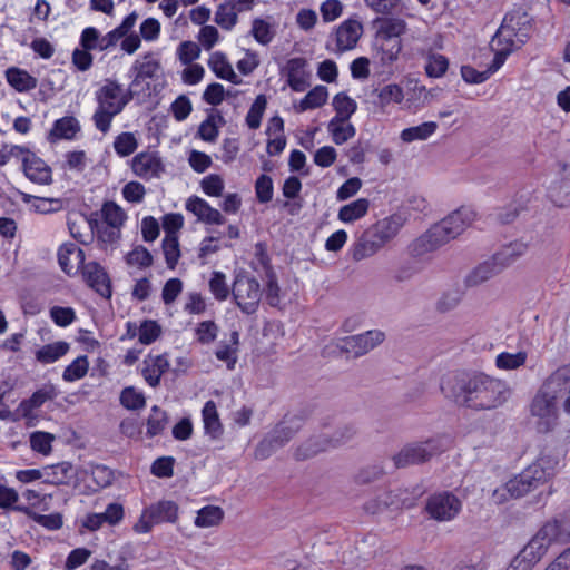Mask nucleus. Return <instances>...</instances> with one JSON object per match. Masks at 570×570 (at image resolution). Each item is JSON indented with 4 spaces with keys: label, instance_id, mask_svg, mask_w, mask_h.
Returning a JSON list of instances; mask_svg holds the SVG:
<instances>
[{
    "label": "nucleus",
    "instance_id": "obj_36",
    "mask_svg": "<svg viewBox=\"0 0 570 570\" xmlns=\"http://www.w3.org/2000/svg\"><path fill=\"white\" fill-rule=\"evenodd\" d=\"M203 421L205 433L212 439H218L223 433L216 404L214 401H207L203 407Z\"/></svg>",
    "mask_w": 570,
    "mask_h": 570
},
{
    "label": "nucleus",
    "instance_id": "obj_40",
    "mask_svg": "<svg viewBox=\"0 0 570 570\" xmlns=\"http://www.w3.org/2000/svg\"><path fill=\"white\" fill-rule=\"evenodd\" d=\"M327 97V88L325 86H316L301 100L296 109L298 112H303L308 109L320 108L326 102Z\"/></svg>",
    "mask_w": 570,
    "mask_h": 570
},
{
    "label": "nucleus",
    "instance_id": "obj_59",
    "mask_svg": "<svg viewBox=\"0 0 570 570\" xmlns=\"http://www.w3.org/2000/svg\"><path fill=\"white\" fill-rule=\"evenodd\" d=\"M548 525H556L554 532L559 539V543L570 541V508L552 521L547 522Z\"/></svg>",
    "mask_w": 570,
    "mask_h": 570
},
{
    "label": "nucleus",
    "instance_id": "obj_18",
    "mask_svg": "<svg viewBox=\"0 0 570 570\" xmlns=\"http://www.w3.org/2000/svg\"><path fill=\"white\" fill-rule=\"evenodd\" d=\"M541 389L557 401L570 391V365L559 367L543 383Z\"/></svg>",
    "mask_w": 570,
    "mask_h": 570
},
{
    "label": "nucleus",
    "instance_id": "obj_31",
    "mask_svg": "<svg viewBox=\"0 0 570 570\" xmlns=\"http://www.w3.org/2000/svg\"><path fill=\"white\" fill-rule=\"evenodd\" d=\"M151 57L153 53H146L144 61H135L130 69V73H134L131 87L139 86L142 79L156 77L157 72L160 70V63L158 60L151 59Z\"/></svg>",
    "mask_w": 570,
    "mask_h": 570
},
{
    "label": "nucleus",
    "instance_id": "obj_44",
    "mask_svg": "<svg viewBox=\"0 0 570 570\" xmlns=\"http://www.w3.org/2000/svg\"><path fill=\"white\" fill-rule=\"evenodd\" d=\"M224 517V512L219 507L207 505L197 513L195 524L199 528H208L218 524Z\"/></svg>",
    "mask_w": 570,
    "mask_h": 570
},
{
    "label": "nucleus",
    "instance_id": "obj_3",
    "mask_svg": "<svg viewBox=\"0 0 570 570\" xmlns=\"http://www.w3.org/2000/svg\"><path fill=\"white\" fill-rule=\"evenodd\" d=\"M304 419L299 415L286 416L256 446L255 458L265 460L276 450L283 448L303 428Z\"/></svg>",
    "mask_w": 570,
    "mask_h": 570
},
{
    "label": "nucleus",
    "instance_id": "obj_20",
    "mask_svg": "<svg viewBox=\"0 0 570 570\" xmlns=\"http://www.w3.org/2000/svg\"><path fill=\"white\" fill-rule=\"evenodd\" d=\"M363 31L361 22L348 19L344 21L336 30L337 51L343 52L353 49Z\"/></svg>",
    "mask_w": 570,
    "mask_h": 570
},
{
    "label": "nucleus",
    "instance_id": "obj_10",
    "mask_svg": "<svg viewBox=\"0 0 570 570\" xmlns=\"http://www.w3.org/2000/svg\"><path fill=\"white\" fill-rule=\"evenodd\" d=\"M554 529L556 525H548L546 523L520 551L522 557L532 566L541 560L550 544L553 542L559 543Z\"/></svg>",
    "mask_w": 570,
    "mask_h": 570
},
{
    "label": "nucleus",
    "instance_id": "obj_14",
    "mask_svg": "<svg viewBox=\"0 0 570 570\" xmlns=\"http://www.w3.org/2000/svg\"><path fill=\"white\" fill-rule=\"evenodd\" d=\"M435 229L436 226L433 225L430 229H428L424 234L415 238L409 245V254L412 257H423L424 255L430 254L446 244L441 233H439V230Z\"/></svg>",
    "mask_w": 570,
    "mask_h": 570
},
{
    "label": "nucleus",
    "instance_id": "obj_8",
    "mask_svg": "<svg viewBox=\"0 0 570 570\" xmlns=\"http://www.w3.org/2000/svg\"><path fill=\"white\" fill-rule=\"evenodd\" d=\"M474 218L475 213L471 208L462 206L435 224V230H439L444 240L449 243L461 235Z\"/></svg>",
    "mask_w": 570,
    "mask_h": 570
},
{
    "label": "nucleus",
    "instance_id": "obj_34",
    "mask_svg": "<svg viewBox=\"0 0 570 570\" xmlns=\"http://www.w3.org/2000/svg\"><path fill=\"white\" fill-rule=\"evenodd\" d=\"M502 56L499 55L497 59H493L491 65L484 71H478L471 66H462L461 67V76L463 80L468 83H482L490 78L492 73H494L502 66Z\"/></svg>",
    "mask_w": 570,
    "mask_h": 570
},
{
    "label": "nucleus",
    "instance_id": "obj_13",
    "mask_svg": "<svg viewBox=\"0 0 570 570\" xmlns=\"http://www.w3.org/2000/svg\"><path fill=\"white\" fill-rule=\"evenodd\" d=\"M491 49L494 51V58L499 55L502 56V65L504 63L508 56L514 50L520 48L522 45L517 41V33L510 29V27L503 20L500 28L491 39Z\"/></svg>",
    "mask_w": 570,
    "mask_h": 570
},
{
    "label": "nucleus",
    "instance_id": "obj_22",
    "mask_svg": "<svg viewBox=\"0 0 570 570\" xmlns=\"http://www.w3.org/2000/svg\"><path fill=\"white\" fill-rule=\"evenodd\" d=\"M503 20L510 29L517 33V41L520 42V45L525 43L532 30V17H530L528 12L518 9L508 12Z\"/></svg>",
    "mask_w": 570,
    "mask_h": 570
},
{
    "label": "nucleus",
    "instance_id": "obj_37",
    "mask_svg": "<svg viewBox=\"0 0 570 570\" xmlns=\"http://www.w3.org/2000/svg\"><path fill=\"white\" fill-rule=\"evenodd\" d=\"M370 207V200L366 198H358L347 205H344L338 210V219L344 223H352L366 215Z\"/></svg>",
    "mask_w": 570,
    "mask_h": 570
},
{
    "label": "nucleus",
    "instance_id": "obj_2",
    "mask_svg": "<svg viewBox=\"0 0 570 570\" xmlns=\"http://www.w3.org/2000/svg\"><path fill=\"white\" fill-rule=\"evenodd\" d=\"M558 463V458L541 454L537 462L508 481V491H511V497L515 499L521 498L530 491L538 489L553 474Z\"/></svg>",
    "mask_w": 570,
    "mask_h": 570
},
{
    "label": "nucleus",
    "instance_id": "obj_47",
    "mask_svg": "<svg viewBox=\"0 0 570 570\" xmlns=\"http://www.w3.org/2000/svg\"><path fill=\"white\" fill-rule=\"evenodd\" d=\"M215 22L225 30H230L235 27L238 21L237 12L234 8L225 1L219 4L215 12Z\"/></svg>",
    "mask_w": 570,
    "mask_h": 570
},
{
    "label": "nucleus",
    "instance_id": "obj_12",
    "mask_svg": "<svg viewBox=\"0 0 570 570\" xmlns=\"http://www.w3.org/2000/svg\"><path fill=\"white\" fill-rule=\"evenodd\" d=\"M81 273L87 285L96 293L104 298L111 297V282L107 272L100 264L96 262L83 264Z\"/></svg>",
    "mask_w": 570,
    "mask_h": 570
},
{
    "label": "nucleus",
    "instance_id": "obj_49",
    "mask_svg": "<svg viewBox=\"0 0 570 570\" xmlns=\"http://www.w3.org/2000/svg\"><path fill=\"white\" fill-rule=\"evenodd\" d=\"M357 434V429L352 423L338 425L335 431L328 435L330 445L332 449L338 448L352 441Z\"/></svg>",
    "mask_w": 570,
    "mask_h": 570
},
{
    "label": "nucleus",
    "instance_id": "obj_60",
    "mask_svg": "<svg viewBox=\"0 0 570 570\" xmlns=\"http://www.w3.org/2000/svg\"><path fill=\"white\" fill-rule=\"evenodd\" d=\"M137 147V139L131 132H121L116 137L114 142L115 151L121 157L131 155Z\"/></svg>",
    "mask_w": 570,
    "mask_h": 570
},
{
    "label": "nucleus",
    "instance_id": "obj_21",
    "mask_svg": "<svg viewBox=\"0 0 570 570\" xmlns=\"http://www.w3.org/2000/svg\"><path fill=\"white\" fill-rule=\"evenodd\" d=\"M307 61L305 58H292L286 63V77L287 85L294 91H304L307 87H309V82L307 80L309 73L306 71Z\"/></svg>",
    "mask_w": 570,
    "mask_h": 570
},
{
    "label": "nucleus",
    "instance_id": "obj_19",
    "mask_svg": "<svg viewBox=\"0 0 570 570\" xmlns=\"http://www.w3.org/2000/svg\"><path fill=\"white\" fill-rule=\"evenodd\" d=\"M186 209L193 213L200 222L216 225L225 223V217L198 196H191L187 199Z\"/></svg>",
    "mask_w": 570,
    "mask_h": 570
},
{
    "label": "nucleus",
    "instance_id": "obj_6",
    "mask_svg": "<svg viewBox=\"0 0 570 570\" xmlns=\"http://www.w3.org/2000/svg\"><path fill=\"white\" fill-rule=\"evenodd\" d=\"M232 294L243 313L250 315L258 309L262 293L256 278L245 274L237 275L233 284Z\"/></svg>",
    "mask_w": 570,
    "mask_h": 570
},
{
    "label": "nucleus",
    "instance_id": "obj_51",
    "mask_svg": "<svg viewBox=\"0 0 570 570\" xmlns=\"http://www.w3.org/2000/svg\"><path fill=\"white\" fill-rule=\"evenodd\" d=\"M527 357L528 354L523 351L515 354L503 352L497 356L495 365L501 370H517L525 364Z\"/></svg>",
    "mask_w": 570,
    "mask_h": 570
},
{
    "label": "nucleus",
    "instance_id": "obj_45",
    "mask_svg": "<svg viewBox=\"0 0 570 570\" xmlns=\"http://www.w3.org/2000/svg\"><path fill=\"white\" fill-rule=\"evenodd\" d=\"M120 404L127 410H141L146 406L145 395L134 386L125 387L119 397Z\"/></svg>",
    "mask_w": 570,
    "mask_h": 570
},
{
    "label": "nucleus",
    "instance_id": "obj_58",
    "mask_svg": "<svg viewBox=\"0 0 570 570\" xmlns=\"http://www.w3.org/2000/svg\"><path fill=\"white\" fill-rule=\"evenodd\" d=\"M328 131L332 135L333 141L336 145H342L355 136V127L352 124H340L331 120L328 124Z\"/></svg>",
    "mask_w": 570,
    "mask_h": 570
},
{
    "label": "nucleus",
    "instance_id": "obj_46",
    "mask_svg": "<svg viewBox=\"0 0 570 570\" xmlns=\"http://www.w3.org/2000/svg\"><path fill=\"white\" fill-rule=\"evenodd\" d=\"M267 106V99L265 95H258L254 102L252 104L247 115H246V125L250 129H258L261 126V121L263 115L265 112Z\"/></svg>",
    "mask_w": 570,
    "mask_h": 570
},
{
    "label": "nucleus",
    "instance_id": "obj_5",
    "mask_svg": "<svg viewBox=\"0 0 570 570\" xmlns=\"http://www.w3.org/2000/svg\"><path fill=\"white\" fill-rule=\"evenodd\" d=\"M444 444L441 438H430L422 442H412L405 444L394 456L395 468L402 469L414 464H422L431 460L432 456L441 453Z\"/></svg>",
    "mask_w": 570,
    "mask_h": 570
},
{
    "label": "nucleus",
    "instance_id": "obj_41",
    "mask_svg": "<svg viewBox=\"0 0 570 570\" xmlns=\"http://www.w3.org/2000/svg\"><path fill=\"white\" fill-rule=\"evenodd\" d=\"M436 128H438V126L433 121L423 122L419 126L404 129L401 132V139L404 142H412L414 140H425L432 134H434Z\"/></svg>",
    "mask_w": 570,
    "mask_h": 570
},
{
    "label": "nucleus",
    "instance_id": "obj_38",
    "mask_svg": "<svg viewBox=\"0 0 570 570\" xmlns=\"http://www.w3.org/2000/svg\"><path fill=\"white\" fill-rule=\"evenodd\" d=\"M68 351L69 344L67 342L47 344L36 352V360L42 364H50L66 355Z\"/></svg>",
    "mask_w": 570,
    "mask_h": 570
},
{
    "label": "nucleus",
    "instance_id": "obj_56",
    "mask_svg": "<svg viewBox=\"0 0 570 570\" xmlns=\"http://www.w3.org/2000/svg\"><path fill=\"white\" fill-rule=\"evenodd\" d=\"M163 250L167 267L174 269L180 257L179 242L177 236H165L163 239Z\"/></svg>",
    "mask_w": 570,
    "mask_h": 570
},
{
    "label": "nucleus",
    "instance_id": "obj_33",
    "mask_svg": "<svg viewBox=\"0 0 570 570\" xmlns=\"http://www.w3.org/2000/svg\"><path fill=\"white\" fill-rule=\"evenodd\" d=\"M528 250V245L522 242H513L502 247L493 257L502 268V271L513 264L518 258L523 256Z\"/></svg>",
    "mask_w": 570,
    "mask_h": 570
},
{
    "label": "nucleus",
    "instance_id": "obj_26",
    "mask_svg": "<svg viewBox=\"0 0 570 570\" xmlns=\"http://www.w3.org/2000/svg\"><path fill=\"white\" fill-rule=\"evenodd\" d=\"M80 131L79 121L72 116H66L57 119L53 122L51 130L48 134L47 139L50 142H56L60 139L71 140Z\"/></svg>",
    "mask_w": 570,
    "mask_h": 570
},
{
    "label": "nucleus",
    "instance_id": "obj_50",
    "mask_svg": "<svg viewBox=\"0 0 570 570\" xmlns=\"http://www.w3.org/2000/svg\"><path fill=\"white\" fill-rule=\"evenodd\" d=\"M406 23L404 20L399 18H384L381 20L380 33H382L385 40L399 39V37L405 32Z\"/></svg>",
    "mask_w": 570,
    "mask_h": 570
},
{
    "label": "nucleus",
    "instance_id": "obj_64",
    "mask_svg": "<svg viewBox=\"0 0 570 570\" xmlns=\"http://www.w3.org/2000/svg\"><path fill=\"white\" fill-rule=\"evenodd\" d=\"M125 259L128 265H138L140 268H146L153 265V256L150 252L141 245L136 246L131 252H129Z\"/></svg>",
    "mask_w": 570,
    "mask_h": 570
},
{
    "label": "nucleus",
    "instance_id": "obj_52",
    "mask_svg": "<svg viewBox=\"0 0 570 570\" xmlns=\"http://www.w3.org/2000/svg\"><path fill=\"white\" fill-rule=\"evenodd\" d=\"M89 368V362L86 355L77 357L71 364H69L63 373L62 379L66 382H73L86 376Z\"/></svg>",
    "mask_w": 570,
    "mask_h": 570
},
{
    "label": "nucleus",
    "instance_id": "obj_55",
    "mask_svg": "<svg viewBox=\"0 0 570 570\" xmlns=\"http://www.w3.org/2000/svg\"><path fill=\"white\" fill-rule=\"evenodd\" d=\"M379 105L385 107L391 102L400 104L403 98V89L396 83H390L377 90Z\"/></svg>",
    "mask_w": 570,
    "mask_h": 570
},
{
    "label": "nucleus",
    "instance_id": "obj_27",
    "mask_svg": "<svg viewBox=\"0 0 570 570\" xmlns=\"http://www.w3.org/2000/svg\"><path fill=\"white\" fill-rule=\"evenodd\" d=\"M146 515H149L155 524L175 522L178 515V505L170 500L158 501L146 508Z\"/></svg>",
    "mask_w": 570,
    "mask_h": 570
},
{
    "label": "nucleus",
    "instance_id": "obj_42",
    "mask_svg": "<svg viewBox=\"0 0 570 570\" xmlns=\"http://www.w3.org/2000/svg\"><path fill=\"white\" fill-rule=\"evenodd\" d=\"M137 13L136 12H131L130 14H128L124 20L122 22L120 23V26H118L117 28H115L114 30L109 31L106 36H105V40H106V43H105V47H108V49L110 47H114L116 46V43L121 39V38H125V36L129 32V30L135 26L136 21H137Z\"/></svg>",
    "mask_w": 570,
    "mask_h": 570
},
{
    "label": "nucleus",
    "instance_id": "obj_48",
    "mask_svg": "<svg viewBox=\"0 0 570 570\" xmlns=\"http://www.w3.org/2000/svg\"><path fill=\"white\" fill-rule=\"evenodd\" d=\"M381 497L389 502L387 508H410L414 503V498L410 497L406 490H381Z\"/></svg>",
    "mask_w": 570,
    "mask_h": 570
},
{
    "label": "nucleus",
    "instance_id": "obj_4",
    "mask_svg": "<svg viewBox=\"0 0 570 570\" xmlns=\"http://www.w3.org/2000/svg\"><path fill=\"white\" fill-rule=\"evenodd\" d=\"M120 85L116 81L107 80L96 92L98 107L92 116L96 128L102 134L110 129L112 118L121 112V106L118 102Z\"/></svg>",
    "mask_w": 570,
    "mask_h": 570
},
{
    "label": "nucleus",
    "instance_id": "obj_35",
    "mask_svg": "<svg viewBox=\"0 0 570 570\" xmlns=\"http://www.w3.org/2000/svg\"><path fill=\"white\" fill-rule=\"evenodd\" d=\"M333 107L336 111V116L332 118V120L340 124H346L357 109L355 100L348 97L345 92H338L333 98Z\"/></svg>",
    "mask_w": 570,
    "mask_h": 570
},
{
    "label": "nucleus",
    "instance_id": "obj_23",
    "mask_svg": "<svg viewBox=\"0 0 570 570\" xmlns=\"http://www.w3.org/2000/svg\"><path fill=\"white\" fill-rule=\"evenodd\" d=\"M168 370L169 361L167 358V354H160L157 356L149 355L144 361L141 375L151 387H157L160 384L161 375Z\"/></svg>",
    "mask_w": 570,
    "mask_h": 570
},
{
    "label": "nucleus",
    "instance_id": "obj_16",
    "mask_svg": "<svg viewBox=\"0 0 570 570\" xmlns=\"http://www.w3.org/2000/svg\"><path fill=\"white\" fill-rule=\"evenodd\" d=\"M132 170L137 176L149 179L158 177L164 171V165L156 153H140L132 159Z\"/></svg>",
    "mask_w": 570,
    "mask_h": 570
},
{
    "label": "nucleus",
    "instance_id": "obj_29",
    "mask_svg": "<svg viewBox=\"0 0 570 570\" xmlns=\"http://www.w3.org/2000/svg\"><path fill=\"white\" fill-rule=\"evenodd\" d=\"M43 473V483L55 485L68 484L75 476L73 466L70 462H60L58 464L45 466Z\"/></svg>",
    "mask_w": 570,
    "mask_h": 570
},
{
    "label": "nucleus",
    "instance_id": "obj_30",
    "mask_svg": "<svg viewBox=\"0 0 570 570\" xmlns=\"http://www.w3.org/2000/svg\"><path fill=\"white\" fill-rule=\"evenodd\" d=\"M208 66L216 77L230 81L234 85H239L242 82L239 77L234 72L225 53L219 51L212 53L208 60Z\"/></svg>",
    "mask_w": 570,
    "mask_h": 570
},
{
    "label": "nucleus",
    "instance_id": "obj_24",
    "mask_svg": "<svg viewBox=\"0 0 570 570\" xmlns=\"http://www.w3.org/2000/svg\"><path fill=\"white\" fill-rule=\"evenodd\" d=\"M384 245L377 239L370 228L365 229L354 243L352 248V257L360 262L376 254Z\"/></svg>",
    "mask_w": 570,
    "mask_h": 570
},
{
    "label": "nucleus",
    "instance_id": "obj_39",
    "mask_svg": "<svg viewBox=\"0 0 570 570\" xmlns=\"http://www.w3.org/2000/svg\"><path fill=\"white\" fill-rule=\"evenodd\" d=\"M14 511L23 512L36 523L47 528L48 530H58L62 527V515L60 513L39 514L30 510L28 507H16Z\"/></svg>",
    "mask_w": 570,
    "mask_h": 570
},
{
    "label": "nucleus",
    "instance_id": "obj_1",
    "mask_svg": "<svg viewBox=\"0 0 570 570\" xmlns=\"http://www.w3.org/2000/svg\"><path fill=\"white\" fill-rule=\"evenodd\" d=\"M445 397L458 405L474 411H489L502 406L510 397L511 390L503 380L484 373L468 374L455 372L441 382Z\"/></svg>",
    "mask_w": 570,
    "mask_h": 570
},
{
    "label": "nucleus",
    "instance_id": "obj_9",
    "mask_svg": "<svg viewBox=\"0 0 570 570\" xmlns=\"http://www.w3.org/2000/svg\"><path fill=\"white\" fill-rule=\"evenodd\" d=\"M461 501L450 492H441L431 495L425 510L436 521H450L461 511Z\"/></svg>",
    "mask_w": 570,
    "mask_h": 570
},
{
    "label": "nucleus",
    "instance_id": "obj_25",
    "mask_svg": "<svg viewBox=\"0 0 570 570\" xmlns=\"http://www.w3.org/2000/svg\"><path fill=\"white\" fill-rule=\"evenodd\" d=\"M328 441V434L321 433L313 435L305 442H303L295 451V459L299 461L308 460L322 452L332 449Z\"/></svg>",
    "mask_w": 570,
    "mask_h": 570
},
{
    "label": "nucleus",
    "instance_id": "obj_15",
    "mask_svg": "<svg viewBox=\"0 0 570 570\" xmlns=\"http://www.w3.org/2000/svg\"><path fill=\"white\" fill-rule=\"evenodd\" d=\"M24 175L39 185H49L52 183L51 168L36 154H29L22 159Z\"/></svg>",
    "mask_w": 570,
    "mask_h": 570
},
{
    "label": "nucleus",
    "instance_id": "obj_43",
    "mask_svg": "<svg viewBox=\"0 0 570 570\" xmlns=\"http://www.w3.org/2000/svg\"><path fill=\"white\" fill-rule=\"evenodd\" d=\"M106 40L105 36H101L98 29L94 27L85 28L80 36V46L86 50H107L108 47H105Z\"/></svg>",
    "mask_w": 570,
    "mask_h": 570
},
{
    "label": "nucleus",
    "instance_id": "obj_54",
    "mask_svg": "<svg viewBox=\"0 0 570 570\" xmlns=\"http://www.w3.org/2000/svg\"><path fill=\"white\" fill-rule=\"evenodd\" d=\"M167 414L157 405L151 407V413L147 420V434L149 436H156L160 434L167 424Z\"/></svg>",
    "mask_w": 570,
    "mask_h": 570
},
{
    "label": "nucleus",
    "instance_id": "obj_57",
    "mask_svg": "<svg viewBox=\"0 0 570 570\" xmlns=\"http://www.w3.org/2000/svg\"><path fill=\"white\" fill-rule=\"evenodd\" d=\"M101 213L105 223L110 227H120L126 218L125 212L114 202L105 203Z\"/></svg>",
    "mask_w": 570,
    "mask_h": 570
},
{
    "label": "nucleus",
    "instance_id": "obj_17",
    "mask_svg": "<svg viewBox=\"0 0 570 570\" xmlns=\"http://www.w3.org/2000/svg\"><path fill=\"white\" fill-rule=\"evenodd\" d=\"M405 220L406 219L402 214L395 213L389 217L377 220L368 228L373 234H375L377 239L385 245L399 234L401 228L404 226Z\"/></svg>",
    "mask_w": 570,
    "mask_h": 570
},
{
    "label": "nucleus",
    "instance_id": "obj_11",
    "mask_svg": "<svg viewBox=\"0 0 570 570\" xmlns=\"http://www.w3.org/2000/svg\"><path fill=\"white\" fill-rule=\"evenodd\" d=\"M385 340V333L380 330H371L358 335L347 336L342 340L341 350L352 353L355 357L365 355Z\"/></svg>",
    "mask_w": 570,
    "mask_h": 570
},
{
    "label": "nucleus",
    "instance_id": "obj_53",
    "mask_svg": "<svg viewBox=\"0 0 570 570\" xmlns=\"http://www.w3.org/2000/svg\"><path fill=\"white\" fill-rule=\"evenodd\" d=\"M449 68V60L440 53H431L428 56L425 63V72L431 78L442 77Z\"/></svg>",
    "mask_w": 570,
    "mask_h": 570
},
{
    "label": "nucleus",
    "instance_id": "obj_63",
    "mask_svg": "<svg viewBox=\"0 0 570 570\" xmlns=\"http://www.w3.org/2000/svg\"><path fill=\"white\" fill-rule=\"evenodd\" d=\"M209 289L217 301H225L229 295L226 276L222 272H213L209 279Z\"/></svg>",
    "mask_w": 570,
    "mask_h": 570
},
{
    "label": "nucleus",
    "instance_id": "obj_7",
    "mask_svg": "<svg viewBox=\"0 0 570 570\" xmlns=\"http://www.w3.org/2000/svg\"><path fill=\"white\" fill-rule=\"evenodd\" d=\"M558 401L546 393L542 389L534 395L530 412L538 417L537 429L540 433L552 431L558 424Z\"/></svg>",
    "mask_w": 570,
    "mask_h": 570
},
{
    "label": "nucleus",
    "instance_id": "obj_61",
    "mask_svg": "<svg viewBox=\"0 0 570 570\" xmlns=\"http://www.w3.org/2000/svg\"><path fill=\"white\" fill-rule=\"evenodd\" d=\"M250 32L255 40L261 45H268L273 40L275 35V32L272 30L271 24L261 18H256L253 20Z\"/></svg>",
    "mask_w": 570,
    "mask_h": 570
},
{
    "label": "nucleus",
    "instance_id": "obj_28",
    "mask_svg": "<svg viewBox=\"0 0 570 570\" xmlns=\"http://www.w3.org/2000/svg\"><path fill=\"white\" fill-rule=\"evenodd\" d=\"M502 272V268L492 256L479 264L465 278L466 286H478Z\"/></svg>",
    "mask_w": 570,
    "mask_h": 570
},
{
    "label": "nucleus",
    "instance_id": "obj_32",
    "mask_svg": "<svg viewBox=\"0 0 570 570\" xmlns=\"http://www.w3.org/2000/svg\"><path fill=\"white\" fill-rule=\"evenodd\" d=\"M8 83L19 92H26L37 87L38 80L26 70L9 68L6 71Z\"/></svg>",
    "mask_w": 570,
    "mask_h": 570
},
{
    "label": "nucleus",
    "instance_id": "obj_62",
    "mask_svg": "<svg viewBox=\"0 0 570 570\" xmlns=\"http://www.w3.org/2000/svg\"><path fill=\"white\" fill-rule=\"evenodd\" d=\"M161 334L160 325L153 320H145L139 326V342L144 345L154 343Z\"/></svg>",
    "mask_w": 570,
    "mask_h": 570
}]
</instances>
